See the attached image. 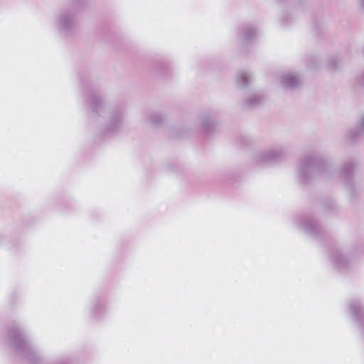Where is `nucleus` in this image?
<instances>
[{
    "mask_svg": "<svg viewBox=\"0 0 364 364\" xmlns=\"http://www.w3.org/2000/svg\"><path fill=\"white\" fill-rule=\"evenodd\" d=\"M240 36L245 42H249L257 36V30L252 26H246L240 31Z\"/></svg>",
    "mask_w": 364,
    "mask_h": 364,
    "instance_id": "9b49d317",
    "label": "nucleus"
},
{
    "mask_svg": "<svg viewBox=\"0 0 364 364\" xmlns=\"http://www.w3.org/2000/svg\"><path fill=\"white\" fill-rule=\"evenodd\" d=\"M340 63V59H338V58H334L330 60L329 67L332 69H336V68H338Z\"/></svg>",
    "mask_w": 364,
    "mask_h": 364,
    "instance_id": "f3484780",
    "label": "nucleus"
},
{
    "mask_svg": "<svg viewBox=\"0 0 364 364\" xmlns=\"http://www.w3.org/2000/svg\"><path fill=\"white\" fill-rule=\"evenodd\" d=\"M322 166L313 158L306 159L300 163L299 174L304 178H309L310 174L321 171Z\"/></svg>",
    "mask_w": 364,
    "mask_h": 364,
    "instance_id": "423d86ee",
    "label": "nucleus"
},
{
    "mask_svg": "<svg viewBox=\"0 0 364 364\" xmlns=\"http://www.w3.org/2000/svg\"><path fill=\"white\" fill-rule=\"evenodd\" d=\"M299 227L307 232L317 233L318 223L312 219L304 218L299 223Z\"/></svg>",
    "mask_w": 364,
    "mask_h": 364,
    "instance_id": "9d476101",
    "label": "nucleus"
},
{
    "mask_svg": "<svg viewBox=\"0 0 364 364\" xmlns=\"http://www.w3.org/2000/svg\"><path fill=\"white\" fill-rule=\"evenodd\" d=\"M77 20L70 11H63L56 15L55 26L57 30L64 36L73 34L77 28Z\"/></svg>",
    "mask_w": 364,
    "mask_h": 364,
    "instance_id": "f03ea898",
    "label": "nucleus"
},
{
    "mask_svg": "<svg viewBox=\"0 0 364 364\" xmlns=\"http://www.w3.org/2000/svg\"><path fill=\"white\" fill-rule=\"evenodd\" d=\"M92 111L100 116L105 114L106 109L102 104L101 98L97 94L92 95L87 100Z\"/></svg>",
    "mask_w": 364,
    "mask_h": 364,
    "instance_id": "6e6552de",
    "label": "nucleus"
},
{
    "mask_svg": "<svg viewBox=\"0 0 364 364\" xmlns=\"http://www.w3.org/2000/svg\"><path fill=\"white\" fill-rule=\"evenodd\" d=\"M287 152L282 147H276L268 149L259 156V161L262 163L276 162L283 159Z\"/></svg>",
    "mask_w": 364,
    "mask_h": 364,
    "instance_id": "39448f33",
    "label": "nucleus"
},
{
    "mask_svg": "<svg viewBox=\"0 0 364 364\" xmlns=\"http://www.w3.org/2000/svg\"><path fill=\"white\" fill-rule=\"evenodd\" d=\"M201 123L204 131L207 133L210 132L215 126L214 120L207 115L201 117Z\"/></svg>",
    "mask_w": 364,
    "mask_h": 364,
    "instance_id": "2eb2a0df",
    "label": "nucleus"
},
{
    "mask_svg": "<svg viewBox=\"0 0 364 364\" xmlns=\"http://www.w3.org/2000/svg\"><path fill=\"white\" fill-rule=\"evenodd\" d=\"M364 133V114H363L356 124L355 133L352 134L349 132L348 136L350 138L355 137L356 136L361 135Z\"/></svg>",
    "mask_w": 364,
    "mask_h": 364,
    "instance_id": "dca6fc26",
    "label": "nucleus"
},
{
    "mask_svg": "<svg viewBox=\"0 0 364 364\" xmlns=\"http://www.w3.org/2000/svg\"><path fill=\"white\" fill-rule=\"evenodd\" d=\"M166 120L165 116L160 112H152L146 118L147 123L157 126L164 123Z\"/></svg>",
    "mask_w": 364,
    "mask_h": 364,
    "instance_id": "f8f14e48",
    "label": "nucleus"
},
{
    "mask_svg": "<svg viewBox=\"0 0 364 364\" xmlns=\"http://www.w3.org/2000/svg\"><path fill=\"white\" fill-rule=\"evenodd\" d=\"M277 82L284 88L296 89L301 85L300 76L292 71H284L277 74Z\"/></svg>",
    "mask_w": 364,
    "mask_h": 364,
    "instance_id": "7ed1b4c3",
    "label": "nucleus"
},
{
    "mask_svg": "<svg viewBox=\"0 0 364 364\" xmlns=\"http://www.w3.org/2000/svg\"><path fill=\"white\" fill-rule=\"evenodd\" d=\"M123 117V112L121 110H116L109 113L108 122L104 132L107 134L117 132L122 127Z\"/></svg>",
    "mask_w": 364,
    "mask_h": 364,
    "instance_id": "20e7f679",
    "label": "nucleus"
},
{
    "mask_svg": "<svg viewBox=\"0 0 364 364\" xmlns=\"http://www.w3.org/2000/svg\"><path fill=\"white\" fill-rule=\"evenodd\" d=\"M331 260L333 266L340 271L344 270L350 264V261L346 255L340 249H334L330 253Z\"/></svg>",
    "mask_w": 364,
    "mask_h": 364,
    "instance_id": "0eeeda50",
    "label": "nucleus"
},
{
    "mask_svg": "<svg viewBox=\"0 0 364 364\" xmlns=\"http://www.w3.org/2000/svg\"><path fill=\"white\" fill-rule=\"evenodd\" d=\"M251 80V75L247 71H241L237 75V83L240 87L247 85Z\"/></svg>",
    "mask_w": 364,
    "mask_h": 364,
    "instance_id": "ddd939ff",
    "label": "nucleus"
},
{
    "mask_svg": "<svg viewBox=\"0 0 364 364\" xmlns=\"http://www.w3.org/2000/svg\"><path fill=\"white\" fill-rule=\"evenodd\" d=\"M264 101V96L260 94L253 93L246 98L245 104L249 108H254L262 105Z\"/></svg>",
    "mask_w": 364,
    "mask_h": 364,
    "instance_id": "1a4fd4ad",
    "label": "nucleus"
},
{
    "mask_svg": "<svg viewBox=\"0 0 364 364\" xmlns=\"http://www.w3.org/2000/svg\"><path fill=\"white\" fill-rule=\"evenodd\" d=\"M360 5L361 8L364 10V0H360Z\"/></svg>",
    "mask_w": 364,
    "mask_h": 364,
    "instance_id": "a211bd4d",
    "label": "nucleus"
},
{
    "mask_svg": "<svg viewBox=\"0 0 364 364\" xmlns=\"http://www.w3.org/2000/svg\"><path fill=\"white\" fill-rule=\"evenodd\" d=\"M350 312L357 318L363 313V309L358 301H352L348 304Z\"/></svg>",
    "mask_w": 364,
    "mask_h": 364,
    "instance_id": "4468645a",
    "label": "nucleus"
},
{
    "mask_svg": "<svg viewBox=\"0 0 364 364\" xmlns=\"http://www.w3.org/2000/svg\"><path fill=\"white\" fill-rule=\"evenodd\" d=\"M9 336L11 345L16 349L22 358L28 361L29 364H36L39 358L20 328L14 326L9 331Z\"/></svg>",
    "mask_w": 364,
    "mask_h": 364,
    "instance_id": "f257e3e1",
    "label": "nucleus"
}]
</instances>
